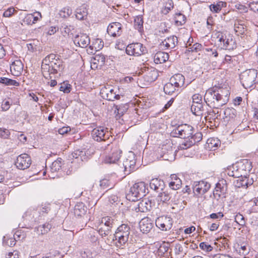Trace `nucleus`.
I'll return each instance as SVG.
<instances>
[{
	"instance_id": "obj_1",
	"label": "nucleus",
	"mask_w": 258,
	"mask_h": 258,
	"mask_svg": "<svg viewBox=\"0 0 258 258\" xmlns=\"http://www.w3.org/2000/svg\"><path fill=\"white\" fill-rule=\"evenodd\" d=\"M229 95L227 88L214 87L206 91L204 100L207 105L217 109L228 102Z\"/></svg>"
},
{
	"instance_id": "obj_2",
	"label": "nucleus",
	"mask_w": 258,
	"mask_h": 258,
	"mask_svg": "<svg viewBox=\"0 0 258 258\" xmlns=\"http://www.w3.org/2000/svg\"><path fill=\"white\" fill-rule=\"evenodd\" d=\"M130 235V227L127 224L120 225L114 234L113 240L115 245L119 248L125 246L128 241Z\"/></svg>"
},
{
	"instance_id": "obj_3",
	"label": "nucleus",
	"mask_w": 258,
	"mask_h": 258,
	"mask_svg": "<svg viewBox=\"0 0 258 258\" xmlns=\"http://www.w3.org/2000/svg\"><path fill=\"white\" fill-rule=\"evenodd\" d=\"M215 41L221 49L232 50L236 47V44L233 36L230 34L226 35L220 31L214 34Z\"/></svg>"
},
{
	"instance_id": "obj_4",
	"label": "nucleus",
	"mask_w": 258,
	"mask_h": 258,
	"mask_svg": "<svg viewBox=\"0 0 258 258\" xmlns=\"http://www.w3.org/2000/svg\"><path fill=\"white\" fill-rule=\"evenodd\" d=\"M146 185L145 182H140L135 183L126 195L127 200L135 202L146 195Z\"/></svg>"
},
{
	"instance_id": "obj_5",
	"label": "nucleus",
	"mask_w": 258,
	"mask_h": 258,
	"mask_svg": "<svg viewBox=\"0 0 258 258\" xmlns=\"http://www.w3.org/2000/svg\"><path fill=\"white\" fill-rule=\"evenodd\" d=\"M242 85L245 89L250 88L258 83L257 72L254 69H249L244 71L240 75Z\"/></svg>"
},
{
	"instance_id": "obj_6",
	"label": "nucleus",
	"mask_w": 258,
	"mask_h": 258,
	"mask_svg": "<svg viewBox=\"0 0 258 258\" xmlns=\"http://www.w3.org/2000/svg\"><path fill=\"white\" fill-rule=\"evenodd\" d=\"M194 128L190 125L182 124L175 127L171 133L174 137H178L183 139H188L193 135Z\"/></svg>"
},
{
	"instance_id": "obj_7",
	"label": "nucleus",
	"mask_w": 258,
	"mask_h": 258,
	"mask_svg": "<svg viewBox=\"0 0 258 258\" xmlns=\"http://www.w3.org/2000/svg\"><path fill=\"white\" fill-rule=\"evenodd\" d=\"M110 147L111 148L112 153L106 157L104 161L106 163H115L119 159L122 152L116 145H111L110 142L107 143L104 150L109 149Z\"/></svg>"
},
{
	"instance_id": "obj_8",
	"label": "nucleus",
	"mask_w": 258,
	"mask_h": 258,
	"mask_svg": "<svg viewBox=\"0 0 258 258\" xmlns=\"http://www.w3.org/2000/svg\"><path fill=\"white\" fill-rule=\"evenodd\" d=\"M92 138L97 142L106 141L110 136L107 128L99 126L94 128L91 133Z\"/></svg>"
},
{
	"instance_id": "obj_9",
	"label": "nucleus",
	"mask_w": 258,
	"mask_h": 258,
	"mask_svg": "<svg viewBox=\"0 0 258 258\" xmlns=\"http://www.w3.org/2000/svg\"><path fill=\"white\" fill-rule=\"evenodd\" d=\"M147 52L145 47L140 43H132L128 45L126 48V52L130 55L140 56Z\"/></svg>"
},
{
	"instance_id": "obj_10",
	"label": "nucleus",
	"mask_w": 258,
	"mask_h": 258,
	"mask_svg": "<svg viewBox=\"0 0 258 258\" xmlns=\"http://www.w3.org/2000/svg\"><path fill=\"white\" fill-rule=\"evenodd\" d=\"M156 226L162 231L170 230L173 224L171 218L167 216H161L158 217L155 221Z\"/></svg>"
},
{
	"instance_id": "obj_11",
	"label": "nucleus",
	"mask_w": 258,
	"mask_h": 258,
	"mask_svg": "<svg viewBox=\"0 0 258 258\" xmlns=\"http://www.w3.org/2000/svg\"><path fill=\"white\" fill-rule=\"evenodd\" d=\"M211 185L207 181H194L192 183L194 192L196 195H204L210 189Z\"/></svg>"
},
{
	"instance_id": "obj_12",
	"label": "nucleus",
	"mask_w": 258,
	"mask_h": 258,
	"mask_svg": "<svg viewBox=\"0 0 258 258\" xmlns=\"http://www.w3.org/2000/svg\"><path fill=\"white\" fill-rule=\"evenodd\" d=\"M31 164L30 157L27 154H22L19 155L15 162L16 167L21 170L28 168Z\"/></svg>"
},
{
	"instance_id": "obj_13",
	"label": "nucleus",
	"mask_w": 258,
	"mask_h": 258,
	"mask_svg": "<svg viewBox=\"0 0 258 258\" xmlns=\"http://www.w3.org/2000/svg\"><path fill=\"white\" fill-rule=\"evenodd\" d=\"M102 97L109 101H114L120 98V95L116 94V91L110 87H104L101 90Z\"/></svg>"
},
{
	"instance_id": "obj_14",
	"label": "nucleus",
	"mask_w": 258,
	"mask_h": 258,
	"mask_svg": "<svg viewBox=\"0 0 258 258\" xmlns=\"http://www.w3.org/2000/svg\"><path fill=\"white\" fill-rule=\"evenodd\" d=\"M178 195V192L171 189L165 190L160 192L157 197L158 202L165 203L169 200L172 202H176L175 197Z\"/></svg>"
},
{
	"instance_id": "obj_15",
	"label": "nucleus",
	"mask_w": 258,
	"mask_h": 258,
	"mask_svg": "<svg viewBox=\"0 0 258 258\" xmlns=\"http://www.w3.org/2000/svg\"><path fill=\"white\" fill-rule=\"evenodd\" d=\"M74 42L76 45L82 48H86L90 45V39L89 36L85 33H80L77 35L74 39Z\"/></svg>"
},
{
	"instance_id": "obj_16",
	"label": "nucleus",
	"mask_w": 258,
	"mask_h": 258,
	"mask_svg": "<svg viewBox=\"0 0 258 258\" xmlns=\"http://www.w3.org/2000/svg\"><path fill=\"white\" fill-rule=\"evenodd\" d=\"M226 180H221L218 182L213 191V195L215 198L218 199L225 198V194L226 191Z\"/></svg>"
},
{
	"instance_id": "obj_17",
	"label": "nucleus",
	"mask_w": 258,
	"mask_h": 258,
	"mask_svg": "<svg viewBox=\"0 0 258 258\" xmlns=\"http://www.w3.org/2000/svg\"><path fill=\"white\" fill-rule=\"evenodd\" d=\"M188 139V141H186L179 146L180 149H186L195 145L196 143L201 141L202 139V134L201 133H196L194 135H191Z\"/></svg>"
},
{
	"instance_id": "obj_18",
	"label": "nucleus",
	"mask_w": 258,
	"mask_h": 258,
	"mask_svg": "<svg viewBox=\"0 0 258 258\" xmlns=\"http://www.w3.org/2000/svg\"><path fill=\"white\" fill-rule=\"evenodd\" d=\"M123 166L124 168V171L129 173L134 171L136 165L135 156L134 154L131 153L123 161Z\"/></svg>"
},
{
	"instance_id": "obj_19",
	"label": "nucleus",
	"mask_w": 258,
	"mask_h": 258,
	"mask_svg": "<svg viewBox=\"0 0 258 258\" xmlns=\"http://www.w3.org/2000/svg\"><path fill=\"white\" fill-rule=\"evenodd\" d=\"M178 39L175 36H171L165 39L160 45L163 49H172L177 44Z\"/></svg>"
},
{
	"instance_id": "obj_20",
	"label": "nucleus",
	"mask_w": 258,
	"mask_h": 258,
	"mask_svg": "<svg viewBox=\"0 0 258 258\" xmlns=\"http://www.w3.org/2000/svg\"><path fill=\"white\" fill-rule=\"evenodd\" d=\"M141 231L144 233H149L153 227V223L151 219L144 218L139 223Z\"/></svg>"
},
{
	"instance_id": "obj_21",
	"label": "nucleus",
	"mask_w": 258,
	"mask_h": 258,
	"mask_svg": "<svg viewBox=\"0 0 258 258\" xmlns=\"http://www.w3.org/2000/svg\"><path fill=\"white\" fill-rule=\"evenodd\" d=\"M107 33L113 37L119 36L121 33V24L118 22L110 24L108 27Z\"/></svg>"
},
{
	"instance_id": "obj_22",
	"label": "nucleus",
	"mask_w": 258,
	"mask_h": 258,
	"mask_svg": "<svg viewBox=\"0 0 258 258\" xmlns=\"http://www.w3.org/2000/svg\"><path fill=\"white\" fill-rule=\"evenodd\" d=\"M158 77L157 71L153 68L148 69L144 72L143 78L148 83L155 81Z\"/></svg>"
},
{
	"instance_id": "obj_23",
	"label": "nucleus",
	"mask_w": 258,
	"mask_h": 258,
	"mask_svg": "<svg viewBox=\"0 0 258 258\" xmlns=\"http://www.w3.org/2000/svg\"><path fill=\"white\" fill-rule=\"evenodd\" d=\"M236 167H238L239 171L243 173V176H246L251 169V162L246 159L243 160L236 164Z\"/></svg>"
},
{
	"instance_id": "obj_24",
	"label": "nucleus",
	"mask_w": 258,
	"mask_h": 258,
	"mask_svg": "<svg viewBox=\"0 0 258 258\" xmlns=\"http://www.w3.org/2000/svg\"><path fill=\"white\" fill-rule=\"evenodd\" d=\"M23 70V64L20 60H15L10 66L12 74L16 76H19Z\"/></svg>"
},
{
	"instance_id": "obj_25",
	"label": "nucleus",
	"mask_w": 258,
	"mask_h": 258,
	"mask_svg": "<svg viewBox=\"0 0 258 258\" xmlns=\"http://www.w3.org/2000/svg\"><path fill=\"white\" fill-rule=\"evenodd\" d=\"M151 208V202L148 199H144L139 202L135 210L137 212H146L150 211Z\"/></svg>"
},
{
	"instance_id": "obj_26",
	"label": "nucleus",
	"mask_w": 258,
	"mask_h": 258,
	"mask_svg": "<svg viewBox=\"0 0 258 258\" xmlns=\"http://www.w3.org/2000/svg\"><path fill=\"white\" fill-rule=\"evenodd\" d=\"M236 116V111L233 108H227L223 112L222 119L225 122L233 120Z\"/></svg>"
},
{
	"instance_id": "obj_27",
	"label": "nucleus",
	"mask_w": 258,
	"mask_h": 258,
	"mask_svg": "<svg viewBox=\"0 0 258 258\" xmlns=\"http://www.w3.org/2000/svg\"><path fill=\"white\" fill-rule=\"evenodd\" d=\"M184 77L180 74H176L170 79V82L178 89L183 86L184 84Z\"/></svg>"
},
{
	"instance_id": "obj_28",
	"label": "nucleus",
	"mask_w": 258,
	"mask_h": 258,
	"mask_svg": "<svg viewBox=\"0 0 258 258\" xmlns=\"http://www.w3.org/2000/svg\"><path fill=\"white\" fill-rule=\"evenodd\" d=\"M169 186L173 191L179 189L181 186V180L176 174H171Z\"/></svg>"
},
{
	"instance_id": "obj_29",
	"label": "nucleus",
	"mask_w": 258,
	"mask_h": 258,
	"mask_svg": "<svg viewBox=\"0 0 258 258\" xmlns=\"http://www.w3.org/2000/svg\"><path fill=\"white\" fill-rule=\"evenodd\" d=\"M168 59V53L163 51H158L154 56V61L157 64L164 63Z\"/></svg>"
},
{
	"instance_id": "obj_30",
	"label": "nucleus",
	"mask_w": 258,
	"mask_h": 258,
	"mask_svg": "<svg viewBox=\"0 0 258 258\" xmlns=\"http://www.w3.org/2000/svg\"><path fill=\"white\" fill-rule=\"evenodd\" d=\"M150 187L157 192L162 190L164 187V182L158 178H153L150 182Z\"/></svg>"
},
{
	"instance_id": "obj_31",
	"label": "nucleus",
	"mask_w": 258,
	"mask_h": 258,
	"mask_svg": "<svg viewBox=\"0 0 258 258\" xmlns=\"http://www.w3.org/2000/svg\"><path fill=\"white\" fill-rule=\"evenodd\" d=\"M75 13L76 19L79 20L86 19L88 15L87 9L84 5L77 8Z\"/></svg>"
},
{
	"instance_id": "obj_32",
	"label": "nucleus",
	"mask_w": 258,
	"mask_h": 258,
	"mask_svg": "<svg viewBox=\"0 0 258 258\" xmlns=\"http://www.w3.org/2000/svg\"><path fill=\"white\" fill-rule=\"evenodd\" d=\"M41 70L43 76L46 79H51L52 77L51 76V75L54 74V72L51 71L50 64L47 62H45L44 61H42V62Z\"/></svg>"
},
{
	"instance_id": "obj_33",
	"label": "nucleus",
	"mask_w": 258,
	"mask_h": 258,
	"mask_svg": "<svg viewBox=\"0 0 258 258\" xmlns=\"http://www.w3.org/2000/svg\"><path fill=\"white\" fill-rule=\"evenodd\" d=\"M51 71L54 74L61 72L64 69V64L62 61L58 58L56 60H53L50 63Z\"/></svg>"
},
{
	"instance_id": "obj_34",
	"label": "nucleus",
	"mask_w": 258,
	"mask_h": 258,
	"mask_svg": "<svg viewBox=\"0 0 258 258\" xmlns=\"http://www.w3.org/2000/svg\"><path fill=\"white\" fill-rule=\"evenodd\" d=\"M103 47V42L100 39H96L92 41L91 44L89 45L90 50H88L90 53H93L94 51L99 50Z\"/></svg>"
},
{
	"instance_id": "obj_35",
	"label": "nucleus",
	"mask_w": 258,
	"mask_h": 258,
	"mask_svg": "<svg viewBox=\"0 0 258 258\" xmlns=\"http://www.w3.org/2000/svg\"><path fill=\"white\" fill-rule=\"evenodd\" d=\"M191 111L194 114L197 116L203 115L205 113L203 103L192 104L191 106Z\"/></svg>"
},
{
	"instance_id": "obj_36",
	"label": "nucleus",
	"mask_w": 258,
	"mask_h": 258,
	"mask_svg": "<svg viewBox=\"0 0 258 258\" xmlns=\"http://www.w3.org/2000/svg\"><path fill=\"white\" fill-rule=\"evenodd\" d=\"M220 143L221 142L218 138H211L207 141V148L210 150H215Z\"/></svg>"
},
{
	"instance_id": "obj_37",
	"label": "nucleus",
	"mask_w": 258,
	"mask_h": 258,
	"mask_svg": "<svg viewBox=\"0 0 258 258\" xmlns=\"http://www.w3.org/2000/svg\"><path fill=\"white\" fill-rule=\"evenodd\" d=\"M51 228V224L49 223H45L43 225H39L35 228V231L38 235H43L48 233Z\"/></svg>"
},
{
	"instance_id": "obj_38",
	"label": "nucleus",
	"mask_w": 258,
	"mask_h": 258,
	"mask_svg": "<svg viewBox=\"0 0 258 258\" xmlns=\"http://www.w3.org/2000/svg\"><path fill=\"white\" fill-rule=\"evenodd\" d=\"M87 211V208L83 203L77 204L74 208V214L77 216L84 215Z\"/></svg>"
},
{
	"instance_id": "obj_39",
	"label": "nucleus",
	"mask_w": 258,
	"mask_h": 258,
	"mask_svg": "<svg viewBox=\"0 0 258 258\" xmlns=\"http://www.w3.org/2000/svg\"><path fill=\"white\" fill-rule=\"evenodd\" d=\"M143 18L142 16H137L134 19V27L135 28L142 32L143 30Z\"/></svg>"
},
{
	"instance_id": "obj_40",
	"label": "nucleus",
	"mask_w": 258,
	"mask_h": 258,
	"mask_svg": "<svg viewBox=\"0 0 258 258\" xmlns=\"http://www.w3.org/2000/svg\"><path fill=\"white\" fill-rule=\"evenodd\" d=\"M234 184L235 186L239 188L240 187L247 188L248 186V178L246 176H243L234 181Z\"/></svg>"
},
{
	"instance_id": "obj_41",
	"label": "nucleus",
	"mask_w": 258,
	"mask_h": 258,
	"mask_svg": "<svg viewBox=\"0 0 258 258\" xmlns=\"http://www.w3.org/2000/svg\"><path fill=\"white\" fill-rule=\"evenodd\" d=\"M176 90L178 91V89H177L170 81L167 83L164 86V91L166 94L171 95L175 92Z\"/></svg>"
},
{
	"instance_id": "obj_42",
	"label": "nucleus",
	"mask_w": 258,
	"mask_h": 258,
	"mask_svg": "<svg viewBox=\"0 0 258 258\" xmlns=\"http://www.w3.org/2000/svg\"><path fill=\"white\" fill-rule=\"evenodd\" d=\"M174 3L172 0H167L164 3V8L161 10V13L164 15H167L173 9Z\"/></svg>"
},
{
	"instance_id": "obj_43",
	"label": "nucleus",
	"mask_w": 258,
	"mask_h": 258,
	"mask_svg": "<svg viewBox=\"0 0 258 258\" xmlns=\"http://www.w3.org/2000/svg\"><path fill=\"white\" fill-rule=\"evenodd\" d=\"M186 18L184 15L181 13L176 14L174 16L175 23L176 26H181L185 23Z\"/></svg>"
},
{
	"instance_id": "obj_44",
	"label": "nucleus",
	"mask_w": 258,
	"mask_h": 258,
	"mask_svg": "<svg viewBox=\"0 0 258 258\" xmlns=\"http://www.w3.org/2000/svg\"><path fill=\"white\" fill-rule=\"evenodd\" d=\"M0 83L4 84L7 86H18L19 85V83L16 80L5 77L0 78Z\"/></svg>"
},
{
	"instance_id": "obj_45",
	"label": "nucleus",
	"mask_w": 258,
	"mask_h": 258,
	"mask_svg": "<svg viewBox=\"0 0 258 258\" xmlns=\"http://www.w3.org/2000/svg\"><path fill=\"white\" fill-rule=\"evenodd\" d=\"M72 14V10L69 7L63 8L59 12V16L63 18L69 17Z\"/></svg>"
},
{
	"instance_id": "obj_46",
	"label": "nucleus",
	"mask_w": 258,
	"mask_h": 258,
	"mask_svg": "<svg viewBox=\"0 0 258 258\" xmlns=\"http://www.w3.org/2000/svg\"><path fill=\"white\" fill-rule=\"evenodd\" d=\"M113 219L110 217H103L101 219L100 225L111 228L113 226Z\"/></svg>"
},
{
	"instance_id": "obj_47",
	"label": "nucleus",
	"mask_w": 258,
	"mask_h": 258,
	"mask_svg": "<svg viewBox=\"0 0 258 258\" xmlns=\"http://www.w3.org/2000/svg\"><path fill=\"white\" fill-rule=\"evenodd\" d=\"M233 169L232 171L229 172L228 175L229 176L238 178L243 176V173L239 171L238 167H236V165L233 166Z\"/></svg>"
},
{
	"instance_id": "obj_48",
	"label": "nucleus",
	"mask_w": 258,
	"mask_h": 258,
	"mask_svg": "<svg viewBox=\"0 0 258 258\" xmlns=\"http://www.w3.org/2000/svg\"><path fill=\"white\" fill-rule=\"evenodd\" d=\"M234 30L237 33L242 34L245 31L244 25L241 23V22L237 20L235 21L234 24Z\"/></svg>"
},
{
	"instance_id": "obj_49",
	"label": "nucleus",
	"mask_w": 258,
	"mask_h": 258,
	"mask_svg": "<svg viewBox=\"0 0 258 258\" xmlns=\"http://www.w3.org/2000/svg\"><path fill=\"white\" fill-rule=\"evenodd\" d=\"M59 90L64 93H69L71 90V85L68 82H63L59 84Z\"/></svg>"
},
{
	"instance_id": "obj_50",
	"label": "nucleus",
	"mask_w": 258,
	"mask_h": 258,
	"mask_svg": "<svg viewBox=\"0 0 258 258\" xmlns=\"http://www.w3.org/2000/svg\"><path fill=\"white\" fill-rule=\"evenodd\" d=\"M110 228L106 227V226H103L99 224L98 232L102 237L107 236L110 233Z\"/></svg>"
},
{
	"instance_id": "obj_51",
	"label": "nucleus",
	"mask_w": 258,
	"mask_h": 258,
	"mask_svg": "<svg viewBox=\"0 0 258 258\" xmlns=\"http://www.w3.org/2000/svg\"><path fill=\"white\" fill-rule=\"evenodd\" d=\"M100 186L103 189H111L114 186L113 184L107 179H103L100 181Z\"/></svg>"
},
{
	"instance_id": "obj_52",
	"label": "nucleus",
	"mask_w": 258,
	"mask_h": 258,
	"mask_svg": "<svg viewBox=\"0 0 258 258\" xmlns=\"http://www.w3.org/2000/svg\"><path fill=\"white\" fill-rule=\"evenodd\" d=\"M207 114V115H206L205 117H209V119H218V117L220 116V114H219V112L218 110H210L209 111L205 112V115Z\"/></svg>"
},
{
	"instance_id": "obj_53",
	"label": "nucleus",
	"mask_w": 258,
	"mask_h": 258,
	"mask_svg": "<svg viewBox=\"0 0 258 258\" xmlns=\"http://www.w3.org/2000/svg\"><path fill=\"white\" fill-rule=\"evenodd\" d=\"M186 47L187 48V50H188V51L198 52L202 49L203 46L202 44L198 43H196L193 44L192 45L189 44V46L188 47L187 46Z\"/></svg>"
},
{
	"instance_id": "obj_54",
	"label": "nucleus",
	"mask_w": 258,
	"mask_h": 258,
	"mask_svg": "<svg viewBox=\"0 0 258 258\" xmlns=\"http://www.w3.org/2000/svg\"><path fill=\"white\" fill-rule=\"evenodd\" d=\"M80 159L81 161H83L87 160L89 156V153H88V150L85 149H83L82 150H80Z\"/></svg>"
},
{
	"instance_id": "obj_55",
	"label": "nucleus",
	"mask_w": 258,
	"mask_h": 258,
	"mask_svg": "<svg viewBox=\"0 0 258 258\" xmlns=\"http://www.w3.org/2000/svg\"><path fill=\"white\" fill-rule=\"evenodd\" d=\"M168 250V246L165 243L161 244L158 249L157 252L159 255H162Z\"/></svg>"
},
{
	"instance_id": "obj_56",
	"label": "nucleus",
	"mask_w": 258,
	"mask_h": 258,
	"mask_svg": "<svg viewBox=\"0 0 258 258\" xmlns=\"http://www.w3.org/2000/svg\"><path fill=\"white\" fill-rule=\"evenodd\" d=\"M10 135V131L5 128H0V137L6 139H8Z\"/></svg>"
},
{
	"instance_id": "obj_57",
	"label": "nucleus",
	"mask_w": 258,
	"mask_h": 258,
	"mask_svg": "<svg viewBox=\"0 0 258 258\" xmlns=\"http://www.w3.org/2000/svg\"><path fill=\"white\" fill-rule=\"evenodd\" d=\"M192 104H197L202 103V96L200 94H195L192 97Z\"/></svg>"
},
{
	"instance_id": "obj_58",
	"label": "nucleus",
	"mask_w": 258,
	"mask_h": 258,
	"mask_svg": "<svg viewBox=\"0 0 258 258\" xmlns=\"http://www.w3.org/2000/svg\"><path fill=\"white\" fill-rule=\"evenodd\" d=\"M200 247L207 252L211 251L213 249V247L211 245L204 242L200 244Z\"/></svg>"
},
{
	"instance_id": "obj_59",
	"label": "nucleus",
	"mask_w": 258,
	"mask_h": 258,
	"mask_svg": "<svg viewBox=\"0 0 258 258\" xmlns=\"http://www.w3.org/2000/svg\"><path fill=\"white\" fill-rule=\"evenodd\" d=\"M56 56L55 54L52 53L50 54L49 55L46 56L45 58L43 59V61H44L45 62H47L50 64L51 61L57 59V58H56Z\"/></svg>"
},
{
	"instance_id": "obj_60",
	"label": "nucleus",
	"mask_w": 258,
	"mask_h": 258,
	"mask_svg": "<svg viewBox=\"0 0 258 258\" xmlns=\"http://www.w3.org/2000/svg\"><path fill=\"white\" fill-rule=\"evenodd\" d=\"M32 15L31 14H27L24 18L23 22L25 24L32 25L33 24Z\"/></svg>"
},
{
	"instance_id": "obj_61",
	"label": "nucleus",
	"mask_w": 258,
	"mask_h": 258,
	"mask_svg": "<svg viewBox=\"0 0 258 258\" xmlns=\"http://www.w3.org/2000/svg\"><path fill=\"white\" fill-rule=\"evenodd\" d=\"M12 104L8 100L5 99L2 103V109L3 111H7Z\"/></svg>"
},
{
	"instance_id": "obj_62",
	"label": "nucleus",
	"mask_w": 258,
	"mask_h": 258,
	"mask_svg": "<svg viewBox=\"0 0 258 258\" xmlns=\"http://www.w3.org/2000/svg\"><path fill=\"white\" fill-rule=\"evenodd\" d=\"M235 221L236 223H237L240 225H243L245 224L244 217L240 214H237L235 216Z\"/></svg>"
},
{
	"instance_id": "obj_63",
	"label": "nucleus",
	"mask_w": 258,
	"mask_h": 258,
	"mask_svg": "<svg viewBox=\"0 0 258 258\" xmlns=\"http://www.w3.org/2000/svg\"><path fill=\"white\" fill-rule=\"evenodd\" d=\"M32 15L33 24L36 23L38 21H39L41 18V14L39 12H35L31 14Z\"/></svg>"
},
{
	"instance_id": "obj_64",
	"label": "nucleus",
	"mask_w": 258,
	"mask_h": 258,
	"mask_svg": "<svg viewBox=\"0 0 258 258\" xmlns=\"http://www.w3.org/2000/svg\"><path fill=\"white\" fill-rule=\"evenodd\" d=\"M174 251L176 254H180L183 251V245L180 243H176L174 246Z\"/></svg>"
}]
</instances>
